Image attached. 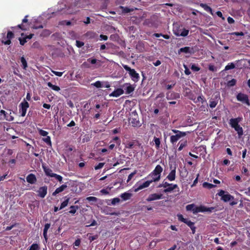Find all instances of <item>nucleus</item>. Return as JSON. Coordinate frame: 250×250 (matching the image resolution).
Here are the masks:
<instances>
[{"label": "nucleus", "mask_w": 250, "mask_h": 250, "mask_svg": "<svg viewBox=\"0 0 250 250\" xmlns=\"http://www.w3.org/2000/svg\"><path fill=\"white\" fill-rule=\"evenodd\" d=\"M125 69L128 72L130 77L131 80L134 82H137L139 81L140 79L139 74L134 69L131 68L127 65H124L123 66Z\"/></svg>", "instance_id": "obj_1"}, {"label": "nucleus", "mask_w": 250, "mask_h": 250, "mask_svg": "<svg viewBox=\"0 0 250 250\" xmlns=\"http://www.w3.org/2000/svg\"><path fill=\"white\" fill-rule=\"evenodd\" d=\"M217 195L221 197V199L224 202H228L234 199L233 196L229 194L228 192L223 190H220L218 192Z\"/></svg>", "instance_id": "obj_2"}, {"label": "nucleus", "mask_w": 250, "mask_h": 250, "mask_svg": "<svg viewBox=\"0 0 250 250\" xmlns=\"http://www.w3.org/2000/svg\"><path fill=\"white\" fill-rule=\"evenodd\" d=\"M19 106H20V112L21 114V116L22 117L25 116V114L26 113L27 109L29 106V104L26 101L24 100L20 104Z\"/></svg>", "instance_id": "obj_3"}, {"label": "nucleus", "mask_w": 250, "mask_h": 250, "mask_svg": "<svg viewBox=\"0 0 250 250\" xmlns=\"http://www.w3.org/2000/svg\"><path fill=\"white\" fill-rule=\"evenodd\" d=\"M236 99L238 101L241 102L244 104H246L248 106L250 105V103L247 95L239 93L237 95Z\"/></svg>", "instance_id": "obj_4"}, {"label": "nucleus", "mask_w": 250, "mask_h": 250, "mask_svg": "<svg viewBox=\"0 0 250 250\" xmlns=\"http://www.w3.org/2000/svg\"><path fill=\"white\" fill-rule=\"evenodd\" d=\"M163 167L160 165H158L156 166L155 169L152 171L153 174L154 175H158L157 178H155L152 181H153L154 182H157L160 180L161 178V173L163 171Z\"/></svg>", "instance_id": "obj_5"}, {"label": "nucleus", "mask_w": 250, "mask_h": 250, "mask_svg": "<svg viewBox=\"0 0 250 250\" xmlns=\"http://www.w3.org/2000/svg\"><path fill=\"white\" fill-rule=\"evenodd\" d=\"M220 99V96L219 93H216V94L214 95V98H211L209 101V107L211 108H214L217 104Z\"/></svg>", "instance_id": "obj_6"}, {"label": "nucleus", "mask_w": 250, "mask_h": 250, "mask_svg": "<svg viewBox=\"0 0 250 250\" xmlns=\"http://www.w3.org/2000/svg\"><path fill=\"white\" fill-rule=\"evenodd\" d=\"M28 16L26 15L25 16L24 18L22 21V23L21 24H19L17 26L15 27H11V29H16V28H19L21 29L22 30L25 31L26 30L27 28H28V26L26 25L23 24V23H28Z\"/></svg>", "instance_id": "obj_7"}, {"label": "nucleus", "mask_w": 250, "mask_h": 250, "mask_svg": "<svg viewBox=\"0 0 250 250\" xmlns=\"http://www.w3.org/2000/svg\"><path fill=\"white\" fill-rule=\"evenodd\" d=\"M37 192L38 193V196L42 198H44L47 193V187L44 186L40 187L37 191Z\"/></svg>", "instance_id": "obj_8"}, {"label": "nucleus", "mask_w": 250, "mask_h": 250, "mask_svg": "<svg viewBox=\"0 0 250 250\" xmlns=\"http://www.w3.org/2000/svg\"><path fill=\"white\" fill-rule=\"evenodd\" d=\"M242 117H238L236 118H231L229 120V125L231 127L234 128L235 127L239 125V123L241 121Z\"/></svg>", "instance_id": "obj_9"}, {"label": "nucleus", "mask_w": 250, "mask_h": 250, "mask_svg": "<svg viewBox=\"0 0 250 250\" xmlns=\"http://www.w3.org/2000/svg\"><path fill=\"white\" fill-rule=\"evenodd\" d=\"M171 171L167 176V179L169 181H173L175 180L176 178V167H174L173 169H172V167H170Z\"/></svg>", "instance_id": "obj_10"}, {"label": "nucleus", "mask_w": 250, "mask_h": 250, "mask_svg": "<svg viewBox=\"0 0 250 250\" xmlns=\"http://www.w3.org/2000/svg\"><path fill=\"white\" fill-rule=\"evenodd\" d=\"M153 182H154V181H152V180H149V181H146L142 184H140L139 185L138 187L136 188L135 189L134 191L135 192H137L142 189L147 188V187H149L150 184L151 183H152Z\"/></svg>", "instance_id": "obj_11"}, {"label": "nucleus", "mask_w": 250, "mask_h": 250, "mask_svg": "<svg viewBox=\"0 0 250 250\" xmlns=\"http://www.w3.org/2000/svg\"><path fill=\"white\" fill-rule=\"evenodd\" d=\"M163 195L162 194L153 193L149 195L148 198L146 199V201L150 202L152 201L158 200L162 199Z\"/></svg>", "instance_id": "obj_12"}, {"label": "nucleus", "mask_w": 250, "mask_h": 250, "mask_svg": "<svg viewBox=\"0 0 250 250\" xmlns=\"http://www.w3.org/2000/svg\"><path fill=\"white\" fill-rule=\"evenodd\" d=\"M180 98V95L178 93L176 92H168L167 93L166 98L168 100L172 99H177Z\"/></svg>", "instance_id": "obj_13"}, {"label": "nucleus", "mask_w": 250, "mask_h": 250, "mask_svg": "<svg viewBox=\"0 0 250 250\" xmlns=\"http://www.w3.org/2000/svg\"><path fill=\"white\" fill-rule=\"evenodd\" d=\"M14 33L12 31H9L7 32L6 36L7 40L5 41H2V42L5 45H9L11 43V40L14 38Z\"/></svg>", "instance_id": "obj_14"}, {"label": "nucleus", "mask_w": 250, "mask_h": 250, "mask_svg": "<svg viewBox=\"0 0 250 250\" xmlns=\"http://www.w3.org/2000/svg\"><path fill=\"white\" fill-rule=\"evenodd\" d=\"M26 181L29 184H34L36 182L37 178L34 174L31 173L26 177Z\"/></svg>", "instance_id": "obj_15"}, {"label": "nucleus", "mask_w": 250, "mask_h": 250, "mask_svg": "<svg viewBox=\"0 0 250 250\" xmlns=\"http://www.w3.org/2000/svg\"><path fill=\"white\" fill-rule=\"evenodd\" d=\"M124 93V90L121 88H117L109 94L110 97H118Z\"/></svg>", "instance_id": "obj_16"}, {"label": "nucleus", "mask_w": 250, "mask_h": 250, "mask_svg": "<svg viewBox=\"0 0 250 250\" xmlns=\"http://www.w3.org/2000/svg\"><path fill=\"white\" fill-rule=\"evenodd\" d=\"M184 223L187 224L190 228L192 230V233L194 234L196 231V227L194 226V223L187 218Z\"/></svg>", "instance_id": "obj_17"}, {"label": "nucleus", "mask_w": 250, "mask_h": 250, "mask_svg": "<svg viewBox=\"0 0 250 250\" xmlns=\"http://www.w3.org/2000/svg\"><path fill=\"white\" fill-rule=\"evenodd\" d=\"M186 135H182L180 134H176L175 135H172L170 138V141L172 144L176 143L181 137H184Z\"/></svg>", "instance_id": "obj_18"}, {"label": "nucleus", "mask_w": 250, "mask_h": 250, "mask_svg": "<svg viewBox=\"0 0 250 250\" xmlns=\"http://www.w3.org/2000/svg\"><path fill=\"white\" fill-rule=\"evenodd\" d=\"M66 185H62L60 187L57 188L56 190L53 192L52 195L53 196H56L57 194H59V193L63 191L66 188H67Z\"/></svg>", "instance_id": "obj_19"}, {"label": "nucleus", "mask_w": 250, "mask_h": 250, "mask_svg": "<svg viewBox=\"0 0 250 250\" xmlns=\"http://www.w3.org/2000/svg\"><path fill=\"white\" fill-rule=\"evenodd\" d=\"M176 188H178V186L177 184H170L167 188L164 190V192L165 193L171 192Z\"/></svg>", "instance_id": "obj_20"}, {"label": "nucleus", "mask_w": 250, "mask_h": 250, "mask_svg": "<svg viewBox=\"0 0 250 250\" xmlns=\"http://www.w3.org/2000/svg\"><path fill=\"white\" fill-rule=\"evenodd\" d=\"M200 212H211L214 210V207L207 208L204 206H200Z\"/></svg>", "instance_id": "obj_21"}, {"label": "nucleus", "mask_w": 250, "mask_h": 250, "mask_svg": "<svg viewBox=\"0 0 250 250\" xmlns=\"http://www.w3.org/2000/svg\"><path fill=\"white\" fill-rule=\"evenodd\" d=\"M200 6L202 7L206 11L210 13L212 15H213L212 8L208 6L207 4L201 3Z\"/></svg>", "instance_id": "obj_22"}, {"label": "nucleus", "mask_w": 250, "mask_h": 250, "mask_svg": "<svg viewBox=\"0 0 250 250\" xmlns=\"http://www.w3.org/2000/svg\"><path fill=\"white\" fill-rule=\"evenodd\" d=\"M42 168L43 169L44 173L47 176L52 177V175L54 174V173H53L52 170L51 169L47 167L44 166L43 165H42Z\"/></svg>", "instance_id": "obj_23"}, {"label": "nucleus", "mask_w": 250, "mask_h": 250, "mask_svg": "<svg viewBox=\"0 0 250 250\" xmlns=\"http://www.w3.org/2000/svg\"><path fill=\"white\" fill-rule=\"evenodd\" d=\"M182 52L191 54L192 53L191 49L190 47L188 46L181 48L178 50V54H180Z\"/></svg>", "instance_id": "obj_24"}, {"label": "nucleus", "mask_w": 250, "mask_h": 250, "mask_svg": "<svg viewBox=\"0 0 250 250\" xmlns=\"http://www.w3.org/2000/svg\"><path fill=\"white\" fill-rule=\"evenodd\" d=\"M50 227V223H46L44 225V227L43 229V235L46 241H47L48 238H47V231L49 228Z\"/></svg>", "instance_id": "obj_25"}, {"label": "nucleus", "mask_w": 250, "mask_h": 250, "mask_svg": "<svg viewBox=\"0 0 250 250\" xmlns=\"http://www.w3.org/2000/svg\"><path fill=\"white\" fill-rule=\"evenodd\" d=\"M132 194L128 192H125L121 195V197L124 200L126 201L129 199L132 196Z\"/></svg>", "instance_id": "obj_26"}, {"label": "nucleus", "mask_w": 250, "mask_h": 250, "mask_svg": "<svg viewBox=\"0 0 250 250\" xmlns=\"http://www.w3.org/2000/svg\"><path fill=\"white\" fill-rule=\"evenodd\" d=\"M189 33V30L186 29L185 28L183 29L182 32L181 33H175V34L177 36H181L182 37H186L188 35Z\"/></svg>", "instance_id": "obj_27"}, {"label": "nucleus", "mask_w": 250, "mask_h": 250, "mask_svg": "<svg viewBox=\"0 0 250 250\" xmlns=\"http://www.w3.org/2000/svg\"><path fill=\"white\" fill-rule=\"evenodd\" d=\"M237 131L239 137H241L243 135V128L239 125L234 128Z\"/></svg>", "instance_id": "obj_28"}, {"label": "nucleus", "mask_w": 250, "mask_h": 250, "mask_svg": "<svg viewBox=\"0 0 250 250\" xmlns=\"http://www.w3.org/2000/svg\"><path fill=\"white\" fill-rule=\"evenodd\" d=\"M179 144L180 145V146L178 148V150L181 151L184 147L187 146V140H182L179 143Z\"/></svg>", "instance_id": "obj_29"}, {"label": "nucleus", "mask_w": 250, "mask_h": 250, "mask_svg": "<svg viewBox=\"0 0 250 250\" xmlns=\"http://www.w3.org/2000/svg\"><path fill=\"white\" fill-rule=\"evenodd\" d=\"M47 84L48 87L55 91H59L60 90L59 86L53 84L51 82L47 83Z\"/></svg>", "instance_id": "obj_30"}, {"label": "nucleus", "mask_w": 250, "mask_h": 250, "mask_svg": "<svg viewBox=\"0 0 250 250\" xmlns=\"http://www.w3.org/2000/svg\"><path fill=\"white\" fill-rule=\"evenodd\" d=\"M79 207L78 206H71L70 207V210L69 211V213L72 214H74L77 210L79 209Z\"/></svg>", "instance_id": "obj_31"}, {"label": "nucleus", "mask_w": 250, "mask_h": 250, "mask_svg": "<svg viewBox=\"0 0 250 250\" xmlns=\"http://www.w3.org/2000/svg\"><path fill=\"white\" fill-rule=\"evenodd\" d=\"M206 102V99L205 97L203 95L199 96L196 100L194 101V102L195 104H197L199 102H201L202 104H203Z\"/></svg>", "instance_id": "obj_32"}, {"label": "nucleus", "mask_w": 250, "mask_h": 250, "mask_svg": "<svg viewBox=\"0 0 250 250\" xmlns=\"http://www.w3.org/2000/svg\"><path fill=\"white\" fill-rule=\"evenodd\" d=\"M21 62L22 64L21 66H22V68L24 70H26V68L27 67V62H26L25 59L24 58V57L23 56L21 57Z\"/></svg>", "instance_id": "obj_33"}, {"label": "nucleus", "mask_w": 250, "mask_h": 250, "mask_svg": "<svg viewBox=\"0 0 250 250\" xmlns=\"http://www.w3.org/2000/svg\"><path fill=\"white\" fill-rule=\"evenodd\" d=\"M42 141L44 142L48 146H51L52 143L51 141V138L49 136H46L45 138L42 139Z\"/></svg>", "instance_id": "obj_34"}, {"label": "nucleus", "mask_w": 250, "mask_h": 250, "mask_svg": "<svg viewBox=\"0 0 250 250\" xmlns=\"http://www.w3.org/2000/svg\"><path fill=\"white\" fill-rule=\"evenodd\" d=\"M203 187L205 188H207L208 189H211L213 188H215L216 187V185H213L212 184L208 183V182H204L203 184Z\"/></svg>", "instance_id": "obj_35"}, {"label": "nucleus", "mask_w": 250, "mask_h": 250, "mask_svg": "<svg viewBox=\"0 0 250 250\" xmlns=\"http://www.w3.org/2000/svg\"><path fill=\"white\" fill-rule=\"evenodd\" d=\"M125 93L126 94H130L134 90V87L130 84H129L125 88Z\"/></svg>", "instance_id": "obj_36"}, {"label": "nucleus", "mask_w": 250, "mask_h": 250, "mask_svg": "<svg viewBox=\"0 0 250 250\" xmlns=\"http://www.w3.org/2000/svg\"><path fill=\"white\" fill-rule=\"evenodd\" d=\"M120 8L122 10V13H127L133 11V9H130L127 7L120 6Z\"/></svg>", "instance_id": "obj_37"}, {"label": "nucleus", "mask_w": 250, "mask_h": 250, "mask_svg": "<svg viewBox=\"0 0 250 250\" xmlns=\"http://www.w3.org/2000/svg\"><path fill=\"white\" fill-rule=\"evenodd\" d=\"M172 131L176 134H180L182 135H187L188 134L190 133V132H183L176 129H172Z\"/></svg>", "instance_id": "obj_38"}, {"label": "nucleus", "mask_w": 250, "mask_h": 250, "mask_svg": "<svg viewBox=\"0 0 250 250\" xmlns=\"http://www.w3.org/2000/svg\"><path fill=\"white\" fill-rule=\"evenodd\" d=\"M154 142L155 143V147L157 149H158L160 147L161 142L159 138L154 137Z\"/></svg>", "instance_id": "obj_39"}, {"label": "nucleus", "mask_w": 250, "mask_h": 250, "mask_svg": "<svg viewBox=\"0 0 250 250\" xmlns=\"http://www.w3.org/2000/svg\"><path fill=\"white\" fill-rule=\"evenodd\" d=\"M69 201V198H67L62 203L60 207V209H62L66 207L68 204Z\"/></svg>", "instance_id": "obj_40"}, {"label": "nucleus", "mask_w": 250, "mask_h": 250, "mask_svg": "<svg viewBox=\"0 0 250 250\" xmlns=\"http://www.w3.org/2000/svg\"><path fill=\"white\" fill-rule=\"evenodd\" d=\"M40 249L39 245L37 243H34L28 248V250H39Z\"/></svg>", "instance_id": "obj_41"}, {"label": "nucleus", "mask_w": 250, "mask_h": 250, "mask_svg": "<svg viewBox=\"0 0 250 250\" xmlns=\"http://www.w3.org/2000/svg\"><path fill=\"white\" fill-rule=\"evenodd\" d=\"M235 67V64L233 62L229 63L225 68V70H229L230 69H232L234 68Z\"/></svg>", "instance_id": "obj_42"}, {"label": "nucleus", "mask_w": 250, "mask_h": 250, "mask_svg": "<svg viewBox=\"0 0 250 250\" xmlns=\"http://www.w3.org/2000/svg\"><path fill=\"white\" fill-rule=\"evenodd\" d=\"M134 146V141L127 142L126 144L125 147L127 148H133Z\"/></svg>", "instance_id": "obj_43"}, {"label": "nucleus", "mask_w": 250, "mask_h": 250, "mask_svg": "<svg viewBox=\"0 0 250 250\" xmlns=\"http://www.w3.org/2000/svg\"><path fill=\"white\" fill-rule=\"evenodd\" d=\"M236 80L235 79H232L229 81L227 83V85L229 87L233 86L236 84Z\"/></svg>", "instance_id": "obj_44"}, {"label": "nucleus", "mask_w": 250, "mask_h": 250, "mask_svg": "<svg viewBox=\"0 0 250 250\" xmlns=\"http://www.w3.org/2000/svg\"><path fill=\"white\" fill-rule=\"evenodd\" d=\"M39 133L41 136L46 137L48 134V132L42 129H38Z\"/></svg>", "instance_id": "obj_45"}, {"label": "nucleus", "mask_w": 250, "mask_h": 250, "mask_svg": "<svg viewBox=\"0 0 250 250\" xmlns=\"http://www.w3.org/2000/svg\"><path fill=\"white\" fill-rule=\"evenodd\" d=\"M194 207H195V205L194 204H191L188 205L186 206V210L187 211H192V212H193Z\"/></svg>", "instance_id": "obj_46"}, {"label": "nucleus", "mask_w": 250, "mask_h": 250, "mask_svg": "<svg viewBox=\"0 0 250 250\" xmlns=\"http://www.w3.org/2000/svg\"><path fill=\"white\" fill-rule=\"evenodd\" d=\"M170 184V183H168L167 182L163 181L162 184H160L158 186V188H162V187H163V188H167L168 187V186H169Z\"/></svg>", "instance_id": "obj_47"}, {"label": "nucleus", "mask_w": 250, "mask_h": 250, "mask_svg": "<svg viewBox=\"0 0 250 250\" xmlns=\"http://www.w3.org/2000/svg\"><path fill=\"white\" fill-rule=\"evenodd\" d=\"M91 85L94 86L97 88H101L103 86L102 83L99 81L91 83Z\"/></svg>", "instance_id": "obj_48"}, {"label": "nucleus", "mask_w": 250, "mask_h": 250, "mask_svg": "<svg viewBox=\"0 0 250 250\" xmlns=\"http://www.w3.org/2000/svg\"><path fill=\"white\" fill-rule=\"evenodd\" d=\"M52 177L55 178L56 179H57L60 182H61L62 180V177L60 175L54 173V174L52 175Z\"/></svg>", "instance_id": "obj_49"}, {"label": "nucleus", "mask_w": 250, "mask_h": 250, "mask_svg": "<svg viewBox=\"0 0 250 250\" xmlns=\"http://www.w3.org/2000/svg\"><path fill=\"white\" fill-rule=\"evenodd\" d=\"M19 40L20 43L21 45H23L27 41L26 38L24 37L23 38H19Z\"/></svg>", "instance_id": "obj_50"}, {"label": "nucleus", "mask_w": 250, "mask_h": 250, "mask_svg": "<svg viewBox=\"0 0 250 250\" xmlns=\"http://www.w3.org/2000/svg\"><path fill=\"white\" fill-rule=\"evenodd\" d=\"M112 141L116 142L117 145H118V146H120L121 144V140H120L119 137H118L117 136L114 137L113 138L112 140L110 141V142H111Z\"/></svg>", "instance_id": "obj_51"}, {"label": "nucleus", "mask_w": 250, "mask_h": 250, "mask_svg": "<svg viewBox=\"0 0 250 250\" xmlns=\"http://www.w3.org/2000/svg\"><path fill=\"white\" fill-rule=\"evenodd\" d=\"M208 69L209 70L212 72L217 71V68L213 64H209L208 65Z\"/></svg>", "instance_id": "obj_52"}, {"label": "nucleus", "mask_w": 250, "mask_h": 250, "mask_svg": "<svg viewBox=\"0 0 250 250\" xmlns=\"http://www.w3.org/2000/svg\"><path fill=\"white\" fill-rule=\"evenodd\" d=\"M97 61L98 60L95 58H89L87 60V62L92 64H95L97 62Z\"/></svg>", "instance_id": "obj_53"}, {"label": "nucleus", "mask_w": 250, "mask_h": 250, "mask_svg": "<svg viewBox=\"0 0 250 250\" xmlns=\"http://www.w3.org/2000/svg\"><path fill=\"white\" fill-rule=\"evenodd\" d=\"M177 217H178V220L180 221L183 222V223H184L185 222V221H186V219H187V218H184L183 216L181 214H178Z\"/></svg>", "instance_id": "obj_54"}, {"label": "nucleus", "mask_w": 250, "mask_h": 250, "mask_svg": "<svg viewBox=\"0 0 250 250\" xmlns=\"http://www.w3.org/2000/svg\"><path fill=\"white\" fill-rule=\"evenodd\" d=\"M191 69L192 70L194 71H199L200 69V68L195 64H193L191 66Z\"/></svg>", "instance_id": "obj_55"}, {"label": "nucleus", "mask_w": 250, "mask_h": 250, "mask_svg": "<svg viewBox=\"0 0 250 250\" xmlns=\"http://www.w3.org/2000/svg\"><path fill=\"white\" fill-rule=\"evenodd\" d=\"M104 165V163H99L97 166H95V169L98 170L102 168Z\"/></svg>", "instance_id": "obj_56"}, {"label": "nucleus", "mask_w": 250, "mask_h": 250, "mask_svg": "<svg viewBox=\"0 0 250 250\" xmlns=\"http://www.w3.org/2000/svg\"><path fill=\"white\" fill-rule=\"evenodd\" d=\"M86 200L88 201H93V202H96L97 200V198L94 196H89L86 198Z\"/></svg>", "instance_id": "obj_57"}, {"label": "nucleus", "mask_w": 250, "mask_h": 250, "mask_svg": "<svg viewBox=\"0 0 250 250\" xmlns=\"http://www.w3.org/2000/svg\"><path fill=\"white\" fill-rule=\"evenodd\" d=\"M120 202V199L118 198H114L111 201L112 205H115Z\"/></svg>", "instance_id": "obj_58"}, {"label": "nucleus", "mask_w": 250, "mask_h": 250, "mask_svg": "<svg viewBox=\"0 0 250 250\" xmlns=\"http://www.w3.org/2000/svg\"><path fill=\"white\" fill-rule=\"evenodd\" d=\"M76 46L78 48L82 47L84 45V44L83 42L80 41H76Z\"/></svg>", "instance_id": "obj_59"}, {"label": "nucleus", "mask_w": 250, "mask_h": 250, "mask_svg": "<svg viewBox=\"0 0 250 250\" xmlns=\"http://www.w3.org/2000/svg\"><path fill=\"white\" fill-rule=\"evenodd\" d=\"M52 72L57 76L61 77L63 74V72H58L52 71Z\"/></svg>", "instance_id": "obj_60"}, {"label": "nucleus", "mask_w": 250, "mask_h": 250, "mask_svg": "<svg viewBox=\"0 0 250 250\" xmlns=\"http://www.w3.org/2000/svg\"><path fill=\"white\" fill-rule=\"evenodd\" d=\"M81 244V240L80 239H78L75 240L74 243V246L79 247Z\"/></svg>", "instance_id": "obj_61"}, {"label": "nucleus", "mask_w": 250, "mask_h": 250, "mask_svg": "<svg viewBox=\"0 0 250 250\" xmlns=\"http://www.w3.org/2000/svg\"><path fill=\"white\" fill-rule=\"evenodd\" d=\"M198 212H200V207H196L195 206V207L194 208V210H193V213L194 214H196Z\"/></svg>", "instance_id": "obj_62"}, {"label": "nucleus", "mask_w": 250, "mask_h": 250, "mask_svg": "<svg viewBox=\"0 0 250 250\" xmlns=\"http://www.w3.org/2000/svg\"><path fill=\"white\" fill-rule=\"evenodd\" d=\"M184 67L185 68V74L187 75H189V74H190L191 72H190V70H189V69L188 68V67L186 65H184Z\"/></svg>", "instance_id": "obj_63"}, {"label": "nucleus", "mask_w": 250, "mask_h": 250, "mask_svg": "<svg viewBox=\"0 0 250 250\" xmlns=\"http://www.w3.org/2000/svg\"><path fill=\"white\" fill-rule=\"evenodd\" d=\"M227 21H228V22H229V24H232V23H234V19L230 17H229L228 18Z\"/></svg>", "instance_id": "obj_64"}]
</instances>
